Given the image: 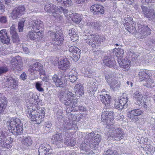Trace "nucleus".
I'll return each instance as SVG.
<instances>
[{"label": "nucleus", "instance_id": "obj_1", "mask_svg": "<svg viewBox=\"0 0 155 155\" xmlns=\"http://www.w3.org/2000/svg\"><path fill=\"white\" fill-rule=\"evenodd\" d=\"M37 111L33 109H28L26 114L28 117H31L33 120L35 121L37 124H39L44 119L45 113L42 109H37Z\"/></svg>", "mask_w": 155, "mask_h": 155}, {"label": "nucleus", "instance_id": "obj_2", "mask_svg": "<svg viewBox=\"0 0 155 155\" xmlns=\"http://www.w3.org/2000/svg\"><path fill=\"white\" fill-rule=\"evenodd\" d=\"M137 25L136 31L140 38H145L151 34L150 29L143 22L139 21Z\"/></svg>", "mask_w": 155, "mask_h": 155}, {"label": "nucleus", "instance_id": "obj_3", "mask_svg": "<svg viewBox=\"0 0 155 155\" xmlns=\"http://www.w3.org/2000/svg\"><path fill=\"white\" fill-rule=\"evenodd\" d=\"M110 129L109 134L114 140L118 141L122 139L124 134L120 128H116L114 125L111 124L110 126Z\"/></svg>", "mask_w": 155, "mask_h": 155}, {"label": "nucleus", "instance_id": "obj_4", "mask_svg": "<svg viewBox=\"0 0 155 155\" xmlns=\"http://www.w3.org/2000/svg\"><path fill=\"white\" fill-rule=\"evenodd\" d=\"M105 78L110 88L113 91H116L120 87L121 84L120 81L114 78L113 75L110 74H106Z\"/></svg>", "mask_w": 155, "mask_h": 155}, {"label": "nucleus", "instance_id": "obj_5", "mask_svg": "<svg viewBox=\"0 0 155 155\" xmlns=\"http://www.w3.org/2000/svg\"><path fill=\"white\" fill-rule=\"evenodd\" d=\"M101 121L108 126L113 124L114 122L113 112L109 110L104 111L101 115Z\"/></svg>", "mask_w": 155, "mask_h": 155}, {"label": "nucleus", "instance_id": "obj_6", "mask_svg": "<svg viewBox=\"0 0 155 155\" xmlns=\"http://www.w3.org/2000/svg\"><path fill=\"white\" fill-rule=\"evenodd\" d=\"M84 138L88 140L89 143L93 145V148L94 149H95L96 146L98 145L101 140V135L95 134L93 132L87 134Z\"/></svg>", "mask_w": 155, "mask_h": 155}, {"label": "nucleus", "instance_id": "obj_7", "mask_svg": "<svg viewBox=\"0 0 155 155\" xmlns=\"http://www.w3.org/2000/svg\"><path fill=\"white\" fill-rule=\"evenodd\" d=\"M7 136L5 131L0 132V146L8 149L12 146L11 143L13 139L10 137L7 138Z\"/></svg>", "mask_w": 155, "mask_h": 155}, {"label": "nucleus", "instance_id": "obj_8", "mask_svg": "<svg viewBox=\"0 0 155 155\" xmlns=\"http://www.w3.org/2000/svg\"><path fill=\"white\" fill-rule=\"evenodd\" d=\"M95 36L90 32H87L86 31H85L83 36V39L86 40V42L89 45L94 49L97 48L99 46V44L94 40Z\"/></svg>", "mask_w": 155, "mask_h": 155}, {"label": "nucleus", "instance_id": "obj_9", "mask_svg": "<svg viewBox=\"0 0 155 155\" xmlns=\"http://www.w3.org/2000/svg\"><path fill=\"white\" fill-rule=\"evenodd\" d=\"M30 74L34 75L37 74L39 72L40 75L45 74V71L43 69V65L39 62H36L33 64L30 65L28 69Z\"/></svg>", "mask_w": 155, "mask_h": 155}, {"label": "nucleus", "instance_id": "obj_10", "mask_svg": "<svg viewBox=\"0 0 155 155\" xmlns=\"http://www.w3.org/2000/svg\"><path fill=\"white\" fill-rule=\"evenodd\" d=\"M70 120L63 124L60 127V130L62 131L68 133L69 132V130H76L78 127L76 125L77 121L75 120H72V119L69 118Z\"/></svg>", "mask_w": 155, "mask_h": 155}, {"label": "nucleus", "instance_id": "obj_11", "mask_svg": "<svg viewBox=\"0 0 155 155\" xmlns=\"http://www.w3.org/2000/svg\"><path fill=\"white\" fill-rule=\"evenodd\" d=\"M52 76V80L57 87H64L67 84V79L59 74H54Z\"/></svg>", "mask_w": 155, "mask_h": 155}, {"label": "nucleus", "instance_id": "obj_12", "mask_svg": "<svg viewBox=\"0 0 155 155\" xmlns=\"http://www.w3.org/2000/svg\"><path fill=\"white\" fill-rule=\"evenodd\" d=\"M78 101L75 99L72 98H67L66 101L64 102V104L67 106H69L73 108L74 111L78 110L84 111V109L82 106H78L77 104Z\"/></svg>", "mask_w": 155, "mask_h": 155}, {"label": "nucleus", "instance_id": "obj_13", "mask_svg": "<svg viewBox=\"0 0 155 155\" xmlns=\"http://www.w3.org/2000/svg\"><path fill=\"white\" fill-rule=\"evenodd\" d=\"M80 148L82 153H84L86 154H92L93 153L91 150L93 148V145L89 143L88 140L84 138V142H82L80 145Z\"/></svg>", "mask_w": 155, "mask_h": 155}, {"label": "nucleus", "instance_id": "obj_14", "mask_svg": "<svg viewBox=\"0 0 155 155\" xmlns=\"http://www.w3.org/2000/svg\"><path fill=\"white\" fill-rule=\"evenodd\" d=\"M3 81L7 85L6 87H8L10 89H16L18 87L16 80L12 77H5L4 78Z\"/></svg>", "mask_w": 155, "mask_h": 155}, {"label": "nucleus", "instance_id": "obj_15", "mask_svg": "<svg viewBox=\"0 0 155 155\" xmlns=\"http://www.w3.org/2000/svg\"><path fill=\"white\" fill-rule=\"evenodd\" d=\"M25 8L24 5H21L18 7L15 8L13 10L11 16L13 19H15L19 18L25 12Z\"/></svg>", "mask_w": 155, "mask_h": 155}, {"label": "nucleus", "instance_id": "obj_16", "mask_svg": "<svg viewBox=\"0 0 155 155\" xmlns=\"http://www.w3.org/2000/svg\"><path fill=\"white\" fill-rule=\"evenodd\" d=\"M71 65L70 62L66 58H61L58 63V68L64 71L69 69Z\"/></svg>", "mask_w": 155, "mask_h": 155}, {"label": "nucleus", "instance_id": "obj_17", "mask_svg": "<svg viewBox=\"0 0 155 155\" xmlns=\"http://www.w3.org/2000/svg\"><path fill=\"white\" fill-rule=\"evenodd\" d=\"M142 113V111L139 109H134L128 112L127 117L132 121H137L138 120L137 116L141 115Z\"/></svg>", "mask_w": 155, "mask_h": 155}, {"label": "nucleus", "instance_id": "obj_18", "mask_svg": "<svg viewBox=\"0 0 155 155\" xmlns=\"http://www.w3.org/2000/svg\"><path fill=\"white\" fill-rule=\"evenodd\" d=\"M8 129L13 128L18 126H23L21 120L18 118H9L6 123Z\"/></svg>", "mask_w": 155, "mask_h": 155}, {"label": "nucleus", "instance_id": "obj_19", "mask_svg": "<svg viewBox=\"0 0 155 155\" xmlns=\"http://www.w3.org/2000/svg\"><path fill=\"white\" fill-rule=\"evenodd\" d=\"M133 19L132 17L130 16L125 18V21L124 24L125 28L130 33L134 31L135 29Z\"/></svg>", "mask_w": 155, "mask_h": 155}, {"label": "nucleus", "instance_id": "obj_20", "mask_svg": "<svg viewBox=\"0 0 155 155\" xmlns=\"http://www.w3.org/2000/svg\"><path fill=\"white\" fill-rule=\"evenodd\" d=\"M50 147L47 144H42L38 148V155H53L51 153V150L49 149Z\"/></svg>", "mask_w": 155, "mask_h": 155}, {"label": "nucleus", "instance_id": "obj_21", "mask_svg": "<svg viewBox=\"0 0 155 155\" xmlns=\"http://www.w3.org/2000/svg\"><path fill=\"white\" fill-rule=\"evenodd\" d=\"M117 61L120 67L123 68V70L125 71H127L130 68V61L128 59L118 58Z\"/></svg>", "mask_w": 155, "mask_h": 155}, {"label": "nucleus", "instance_id": "obj_22", "mask_svg": "<svg viewBox=\"0 0 155 155\" xmlns=\"http://www.w3.org/2000/svg\"><path fill=\"white\" fill-rule=\"evenodd\" d=\"M134 97L136 100L137 104L143 106L144 107H146L147 105L146 104V102L144 101L142 94L139 91H136L134 92Z\"/></svg>", "mask_w": 155, "mask_h": 155}, {"label": "nucleus", "instance_id": "obj_23", "mask_svg": "<svg viewBox=\"0 0 155 155\" xmlns=\"http://www.w3.org/2000/svg\"><path fill=\"white\" fill-rule=\"evenodd\" d=\"M141 8L146 17L151 19L154 18L155 17L154 12L153 8L150 7L147 8L144 6H141Z\"/></svg>", "mask_w": 155, "mask_h": 155}, {"label": "nucleus", "instance_id": "obj_24", "mask_svg": "<svg viewBox=\"0 0 155 155\" xmlns=\"http://www.w3.org/2000/svg\"><path fill=\"white\" fill-rule=\"evenodd\" d=\"M43 24V23L40 20L32 21L29 23V28L34 31L38 30L42 28Z\"/></svg>", "mask_w": 155, "mask_h": 155}, {"label": "nucleus", "instance_id": "obj_25", "mask_svg": "<svg viewBox=\"0 0 155 155\" xmlns=\"http://www.w3.org/2000/svg\"><path fill=\"white\" fill-rule=\"evenodd\" d=\"M52 35L53 37L52 38L54 40V44L55 45H60L62 44L64 39L62 34L54 32Z\"/></svg>", "mask_w": 155, "mask_h": 155}, {"label": "nucleus", "instance_id": "obj_26", "mask_svg": "<svg viewBox=\"0 0 155 155\" xmlns=\"http://www.w3.org/2000/svg\"><path fill=\"white\" fill-rule=\"evenodd\" d=\"M0 41L2 43L6 45L10 43V38L8 35L5 29H2L0 31Z\"/></svg>", "mask_w": 155, "mask_h": 155}, {"label": "nucleus", "instance_id": "obj_27", "mask_svg": "<svg viewBox=\"0 0 155 155\" xmlns=\"http://www.w3.org/2000/svg\"><path fill=\"white\" fill-rule=\"evenodd\" d=\"M27 36L28 38L32 40H34L37 39H41L43 37L42 33L40 31L36 32L34 30L29 32Z\"/></svg>", "mask_w": 155, "mask_h": 155}, {"label": "nucleus", "instance_id": "obj_28", "mask_svg": "<svg viewBox=\"0 0 155 155\" xmlns=\"http://www.w3.org/2000/svg\"><path fill=\"white\" fill-rule=\"evenodd\" d=\"M56 8H57V7L56 6H54L53 4L48 2V4L45 5L44 9L46 12L50 13H51L52 15L55 18L57 19L59 15H56V13L55 12H53L55 10Z\"/></svg>", "mask_w": 155, "mask_h": 155}, {"label": "nucleus", "instance_id": "obj_29", "mask_svg": "<svg viewBox=\"0 0 155 155\" xmlns=\"http://www.w3.org/2000/svg\"><path fill=\"white\" fill-rule=\"evenodd\" d=\"M74 91L77 96H81L84 93V87L81 84L79 83L76 84L74 88Z\"/></svg>", "mask_w": 155, "mask_h": 155}, {"label": "nucleus", "instance_id": "obj_30", "mask_svg": "<svg viewBox=\"0 0 155 155\" xmlns=\"http://www.w3.org/2000/svg\"><path fill=\"white\" fill-rule=\"evenodd\" d=\"M139 77L140 81H145L150 76L149 71L146 70H140L138 74Z\"/></svg>", "mask_w": 155, "mask_h": 155}, {"label": "nucleus", "instance_id": "obj_31", "mask_svg": "<svg viewBox=\"0 0 155 155\" xmlns=\"http://www.w3.org/2000/svg\"><path fill=\"white\" fill-rule=\"evenodd\" d=\"M130 55L131 56V61L137 64V63H140L143 60V58L140 56L138 53L132 52L131 51Z\"/></svg>", "mask_w": 155, "mask_h": 155}, {"label": "nucleus", "instance_id": "obj_32", "mask_svg": "<svg viewBox=\"0 0 155 155\" xmlns=\"http://www.w3.org/2000/svg\"><path fill=\"white\" fill-rule=\"evenodd\" d=\"M12 67L13 69L20 71L22 69V64L21 61L18 60L16 58L12 59Z\"/></svg>", "mask_w": 155, "mask_h": 155}, {"label": "nucleus", "instance_id": "obj_33", "mask_svg": "<svg viewBox=\"0 0 155 155\" xmlns=\"http://www.w3.org/2000/svg\"><path fill=\"white\" fill-rule=\"evenodd\" d=\"M0 114L4 111L7 105V99L3 94L0 93Z\"/></svg>", "mask_w": 155, "mask_h": 155}, {"label": "nucleus", "instance_id": "obj_34", "mask_svg": "<svg viewBox=\"0 0 155 155\" xmlns=\"http://www.w3.org/2000/svg\"><path fill=\"white\" fill-rule=\"evenodd\" d=\"M101 100L106 106H108L110 103V96L108 94H101Z\"/></svg>", "mask_w": 155, "mask_h": 155}, {"label": "nucleus", "instance_id": "obj_35", "mask_svg": "<svg viewBox=\"0 0 155 155\" xmlns=\"http://www.w3.org/2000/svg\"><path fill=\"white\" fill-rule=\"evenodd\" d=\"M9 130H11L12 133L15 136L20 135L23 133V129L22 126H18L13 128H10Z\"/></svg>", "mask_w": 155, "mask_h": 155}, {"label": "nucleus", "instance_id": "obj_36", "mask_svg": "<svg viewBox=\"0 0 155 155\" xmlns=\"http://www.w3.org/2000/svg\"><path fill=\"white\" fill-rule=\"evenodd\" d=\"M62 139L61 134L57 133L52 137V142L54 144L58 145L62 142Z\"/></svg>", "mask_w": 155, "mask_h": 155}, {"label": "nucleus", "instance_id": "obj_37", "mask_svg": "<svg viewBox=\"0 0 155 155\" xmlns=\"http://www.w3.org/2000/svg\"><path fill=\"white\" fill-rule=\"evenodd\" d=\"M104 63L107 66L110 68H114L115 64V61L113 58L107 57L104 60Z\"/></svg>", "mask_w": 155, "mask_h": 155}, {"label": "nucleus", "instance_id": "obj_38", "mask_svg": "<svg viewBox=\"0 0 155 155\" xmlns=\"http://www.w3.org/2000/svg\"><path fill=\"white\" fill-rule=\"evenodd\" d=\"M86 25L89 26L90 28L96 29L98 30H100L101 29V25L100 22H92L90 21H88L87 22Z\"/></svg>", "mask_w": 155, "mask_h": 155}, {"label": "nucleus", "instance_id": "obj_39", "mask_svg": "<svg viewBox=\"0 0 155 155\" xmlns=\"http://www.w3.org/2000/svg\"><path fill=\"white\" fill-rule=\"evenodd\" d=\"M53 12H55L56 13V15H59L58 18L57 19L58 20V18H60L59 15L62 12H63L64 14H66L68 12V9L64 8L62 7L59 6V7H57V8H56L55 10Z\"/></svg>", "mask_w": 155, "mask_h": 155}, {"label": "nucleus", "instance_id": "obj_40", "mask_svg": "<svg viewBox=\"0 0 155 155\" xmlns=\"http://www.w3.org/2000/svg\"><path fill=\"white\" fill-rule=\"evenodd\" d=\"M69 79L72 83L75 82L78 79L76 73L73 69L71 70L69 73Z\"/></svg>", "mask_w": 155, "mask_h": 155}, {"label": "nucleus", "instance_id": "obj_41", "mask_svg": "<svg viewBox=\"0 0 155 155\" xmlns=\"http://www.w3.org/2000/svg\"><path fill=\"white\" fill-rule=\"evenodd\" d=\"M21 141L23 144L27 146H30L32 143V140L29 136L24 137L22 139Z\"/></svg>", "mask_w": 155, "mask_h": 155}, {"label": "nucleus", "instance_id": "obj_42", "mask_svg": "<svg viewBox=\"0 0 155 155\" xmlns=\"http://www.w3.org/2000/svg\"><path fill=\"white\" fill-rule=\"evenodd\" d=\"M64 143L67 146L73 147L74 146L76 142L74 139L69 137L65 138L64 140Z\"/></svg>", "mask_w": 155, "mask_h": 155}, {"label": "nucleus", "instance_id": "obj_43", "mask_svg": "<svg viewBox=\"0 0 155 155\" xmlns=\"http://www.w3.org/2000/svg\"><path fill=\"white\" fill-rule=\"evenodd\" d=\"M104 7L99 4H94L91 7V11L92 12H96L97 10L100 9V12L102 13L103 12Z\"/></svg>", "mask_w": 155, "mask_h": 155}, {"label": "nucleus", "instance_id": "obj_44", "mask_svg": "<svg viewBox=\"0 0 155 155\" xmlns=\"http://www.w3.org/2000/svg\"><path fill=\"white\" fill-rule=\"evenodd\" d=\"M150 77L145 81L146 82L144 84V85L148 88H151L154 87L155 86V83H154V81Z\"/></svg>", "mask_w": 155, "mask_h": 155}, {"label": "nucleus", "instance_id": "obj_45", "mask_svg": "<svg viewBox=\"0 0 155 155\" xmlns=\"http://www.w3.org/2000/svg\"><path fill=\"white\" fill-rule=\"evenodd\" d=\"M128 98L127 97L126 98L122 97L119 100L120 103V104L122 105L123 109H125L127 108L128 106Z\"/></svg>", "mask_w": 155, "mask_h": 155}, {"label": "nucleus", "instance_id": "obj_46", "mask_svg": "<svg viewBox=\"0 0 155 155\" xmlns=\"http://www.w3.org/2000/svg\"><path fill=\"white\" fill-rule=\"evenodd\" d=\"M73 21L76 23H79L81 21V18L80 15L77 13H75L72 18Z\"/></svg>", "mask_w": 155, "mask_h": 155}, {"label": "nucleus", "instance_id": "obj_47", "mask_svg": "<svg viewBox=\"0 0 155 155\" xmlns=\"http://www.w3.org/2000/svg\"><path fill=\"white\" fill-rule=\"evenodd\" d=\"M146 153L148 155H153L155 151L154 148L152 146H147L145 149Z\"/></svg>", "mask_w": 155, "mask_h": 155}, {"label": "nucleus", "instance_id": "obj_48", "mask_svg": "<svg viewBox=\"0 0 155 155\" xmlns=\"http://www.w3.org/2000/svg\"><path fill=\"white\" fill-rule=\"evenodd\" d=\"M94 40L96 41V42L98 43L99 45L101 42H103L106 40L105 38L103 36L96 35L95 36Z\"/></svg>", "mask_w": 155, "mask_h": 155}, {"label": "nucleus", "instance_id": "obj_49", "mask_svg": "<svg viewBox=\"0 0 155 155\" xmlns=\"http://www.w3.org/2000/svg\"><path fill=\"white\" fill-rule=\"evenodd\" d=\"M69 51L72 53H76L77 54H78L79 55V53H80L81 50L78 48H74L73 46H71L69 47Z\"/></svg>", "mask_w": 155, "mask_h": 155}, {"label": "nucleus", "instance_id": "obj_50", "mask_svg": "<svg viewBox=\"0 0 155 155\" xmlns=\"http://www.w3.org/2000/svg\"><path fill=\"white\" fill-rule=\"evenodd\" d=\"M118 49H117V51H116V56L118 58H122L123 54L124 53V50L123 49L118 48Z\"/></svg>", "mask_w": 155, "mask_h": 155}, {"label": "nucleus", "instance_id": "obj_51", "mask_svg": "<svg viewBox=\"0 0 155 155\" xmlns=\"http://www.w3.org/2000/svg\"><path fill=\"white\" fill-rule=\"evenodd\" d=\"M8 69L6 66H0V76L8 72Z\"/></svg>", "mask_w": 155, "mask_h": 155}, {"label": "nucleus", "instance_id": "obj_52", "mask_svg": "<svg viewBox=\"0 0 155 155\" xmlns=\"http://www.w3.org/2000/svg\"><path fill=\"white\" fill-rule=\"evenodd\" d=\"M93 73V72L89 68H87L86 69L85 72L84 73V76L87 77L91 78Z\"/></svg>", "mask_w": 155, "mask_h": 155}, {"label": "nucleus", "instance_id": "obj_53", "mask_svg": "<svg viewBox=\"0 0 155 155\" xmlns=\"http://www.w3.org/2000/svg\"><path fill=\"white\" fill-rule=\"evenodd\" d=\"M11 35L13 43H18L19 41V38L17 33L12 34Z\"/></svg>", "mask_w": 155, "mask_h": 155}, {"label": "nucleus", "instance_id": "obj_54", "mask_svg": "<svg viewBox=\"0 0 155 155\" xmlns=\"http://www.w3.org/2000/svg\"><path fill=\"white\" fill-rule=\"evenodd\" d=\"M114 107L115 108L119 110H121L124 109V107H123L122 105L120 104V103L119 100L115 102L114 104Z\"/></svg>", "mask_w": 155, "mask_h": 155}, {"label": "nucleus", "instance_id": "obj_55", "mask_svg": "<svg viewBox=\"0 0 155 155\" xmlns=\"http://www.w3.org/2000/svg\"><path fill=\"white\" fill-rule=\"evenodd\" d=\"M42 84L40 82H36L35 84V87L36 89L39 91L43 92L44 91V89L42 87Z\"/></svg>", "mask_w": 155, "mask_h": 155}, {"label": "nucleus", "instance_id": "obj_56", "mask_svg": "<svg viewBox=\"0 0 155 155\" xmlns=\"http://www.w3.org/2000/svg\"><path fill=\"white\" fill-rule=\"evenodd\" d=\"M59 97L60 99V101L63 103L67 100V96L65 95V93H61L59 95Z\"/></svg>", "mask_w": 155, "mask_h": 155}, {"label": "nucleus", "instance_id": "obj_57", "mask_svg": "<svg viewBox=\"0 0 155 155\" xmlns=\"http://www.w3.org/2000/svg\"><path fill=\"white\" fill-rule=\"evenodd\" d=\"M62 3L63 5L66 7H69L72 5L71 0H64Z\"/></svg>", "mask_w": 155, "mask_h": 155}, {"label": "nucleus", "instance_id": "obj_58", "mask_svg": "<svg viewBox=\"0 0 155 155\" xmlns=\"http://www.w3.org/2000/svg\"><path fill=\"white\" fill-rule=\"evenodd\" d=\"M8 22V18L5 16H1L0 17V22L2 24H6Z\"/></svg>", "mask_w": 155, "mask_h": 155}, {"label": "nucleus", "instance_id": "obj_59", "mask_svg": "<svg viewBox=\"0 0 155 155\" xmlns=\"http://www.w3.org/2000/svg\"><path fill=\"white\" fill-rule=\"evenodd\" d=\"M24 21L21 20L20 21V22L18 24V28L19 29V31L21 32L22 31L23 29V27L24 26Z\"/></svg>", "mask_w": 155, "mask_h": 155}, {"label": "nucleus", "instance_id": "obj_60", "mask_svg": "<svg viewBox=\"0 0 155 155\" xmlns=\"http://www.w3.org/2000/svg\"><path fill=\"white\" fill-rule=\"evenodd\" d=\"M117 152L116 151H113L110 150H107L104 155H117Z\"/></svg>", "mask_w": 155, "mask_h": 155}, {"label": "nucleus", "instance_id": "obj_61", "mask_svg": "<svg viewBox=\"0 0 155 155\" xmlns=\"http://www.w3.org/2000/svg\"><path fill=\"white\" fill-rule=\"evenodd\" d=\"M66 108V112L67 113L66 114H68L70 115H72L71 112L73 110H74L73 108L72 107H70L69 106H67Z\"/></svg>", "mask_w": 155, "mask_h": 155}, {"label": "nucleus", "instance_id": "obj_62", "mask_svg": "<svg viewBox=\"0 0 155 155\" xmlns=\"http://www.w3.org/2000/svg\"><path fill=\"white\" fill-rule=\"evenodd\" d=\"M0 52L2 55L7 54V49L4 47H0Z\"/></svg>", "mask_w": 155, "mask_h": 155}, {"label": "nucleus", "instance_id": "obj_63", "mask_svg": "<svg viewBox=\"0 0 155 155\" xmlns=\"http://www.w3.org/2000/svg\"><path fill=\"white\" fill-rule=\"evenodd\" d=\"M68 34L70 36L77 34L75 29L74 28H71L69 30L68 32Z\"/></svg>", "mask_w": 155, "mask_h": 155}, {"label": "nucleus", "instance_id": "obj_64", "mask_svg": "<svg viewBox=\"0 0 155 155\" xmlns=\"http://www.w3.org/2000/svg\"><path fill=\"white\" fill-rule=\"evenodd\" d=\"M71 41L73 42H75L78 39V35L77 34L74 35L70 36Z\"/></svg>", "mask_w": 155, "mask_h": 155}]
</instances>
